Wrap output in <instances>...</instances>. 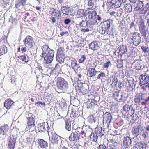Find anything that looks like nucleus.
<instances>
[{
  "label": "nucleus",
  "instance_id": "obj_1",
  "mask_svg": "<svg viewBox=\"0 0 149 149\" xmlns=\"http://www.w3.org/2000/svg\"><path fill=\"white\" fill-rule=\"evenodd\" d=\"M42 53L41 57L44 58V63L45 64H49L51 63L53 60L54 51L51 50L48 46L44 45L42 47Z\"/></svg>",
  "mask_w": 149,
  "mask_h": 149
},
{
  "label": "nucleus",
  "instance_id": "obj_2",
  "mask_svg": "<svg viewBox=\"0 0 149 149\" xmlns=\"http://www.w3.org/2000/svg\"><path fill=\"white\" fill-rule=\"evenodd\" d=\"M112 23V21L110 20H106L101 22L100 24L99 32L102 34H104L105 33L109 35L113 34V33L112 31H109V29Z\"/></svg>",
  "mask_w": 149,
  "mask_h": 149
},
{
  "label": "nucleus",
  "instance_id": "obj_3",
  "mask_svg": "<svg viewBox=\"0 0 149 149\" xmlns=\"http://www.w3.org/2000/svg\"><path fill=\"white\" fill-rule=\"evenodd\" d=\"M57 91L59 93H64L68 88V83L64 78L59 77L57 82Z\"/></svg>",
  "mask_w": 149,
  "mask_h": 149
},
{
  "label": "nucleus",
  "instance_id": "obj_4",
  "mask_svg": "<svg viewBox=\"0 0 149 149\" xmlns=\"http://www.w3.org/2000/svg\"><path fill=\"white\" fill-rule=\"evenodd\" d=\"M63 49V48H60L58 50L57 53L56 60L60 63H62L64 62V59L65 58Z\"/></svg>",
  "mask_w": 149,
  "mask_h": 149
},
{
  "label": "nucleus",
  "instance_id": "obj_5",
  "mask_svg": "<svg viewBox=\"0 0 149 149\" xmlns=\"http://www.w3.org/2000/svg\"><path fill=\"white\" fill-rule=\"evenodd\" d=\"M121 4L119 0H108L107 6L109 8H117L120 7Z\"/></svg>",
  "mask_w": 149,
  "mask_h": 149
},
{
  "label": "nucleus",
  "instance_id": "obj_6",
  "mask_svg": "<svg viewBox=\"0 0 149 149\" xmlns=\"http://www.w3.org/2000/svg\"><path fill=\"white\" fill-rule=\"evenodd\" d=\"M132 34L131 39L133 41V43L136 46H138L141 43V37L140 33L134 32L131 33Z\"/></svg>",
  "mask_w": 149,
  "mask_h": 149
},
{
  "label": "nucleus",
  "instance_id": "obj_7",
  "mask_svg": "<svg viewBox=\"0 0 149 149\" xmlns=\"http://www.w3.org/2000/svg\"><path fill=\"white\" fill-rule=\"evenodd\" d=\"M28 126L26 129L27 131H33L35 129L34 119L33 117H30L28 118Z\"/></svg>",
  "mask_w": 149,
  "mask_h": 149
},
{
  "label": "nucleus",
  "instance_id": "obj_8",
  "mask_svg": "<svg viewBox=\"0 0 149 149\" xmlns=\"http://www.w3.org/2000/svg\"><path fill=\"white\" fill-rule=\"evenodd\" d=\"M24 45L29 48H31L35 44L32 37L30 36H27L23 40Z\"/></svg>",
  "mask_w": 149,
  "mask_h": 149
},
{
  "label": "nucleus",
  "instance_id": "obj_9",
  "mask_svg": "<svg viewBox=\"0 0 149 149\" xmlns=\"http://www.w3.org/2000/svg\"><path fill=\"white\" fill-rule=\"evenodd\" d=\"M80 137V132L78 131H76L73 133H72L69 136V139L70 141H74L76 142L79 141Z\"/></svg>",
  "mask_w": 149,
  "mask_h": 149
},
{
  "label": "nucleus",
  "instance_id": "obj_10",
  "mask_svg": "<svg viewBox=\"0 0 149 149\" xmlns=\"http://www.w3.org/2000/svg\"><path fill=\"white\" fill-rule=\"evenodd\" d=\"M112 118L111 114L106 112L103 115V122L107 123V125L108 126L110 123L111 122Z\"/></svg>",
  "mask_w": 149,
  "mask_h": 149
},
{
  "label": "nucleus",
  "instance_id": "obj_11",
  "mask_svg": "<svg viewBox=\"0 0 149 149\" xmlns=\"http://www.w3.org/2000/svg\"><path fill=\"white\" fill-rule=\"evenodd\" d=\"M49 126L47 122H43L38 124V129L40 132L48 131Z\"/></svg>",
  "mask_w": 149,
  "mask_h": 149
},
{
  "label": "nucleus",
  "instance_id": "obj_12",
  "mask_svg": "<svg viewBox=\"0 0 149 149\" xmlns=\"http://www.w3.org/2000/svg\"><path fill=\"white\" fill-rule=\"evenodd\" d=\"M139 79L140 81L139 85L141 86L143 85L147 84L149 81V76L148 74L145 73L143 76L140 75Z\"/></svg>",
  "mask_w": 149,
  "mask_h": 149
},
{
  "label": "nucleus",
  "instance_id": "obj_13",
  "mask_svg": "<svg viewBox=\"0 0 149 149\" xmlns=\"http://www.w3.org/2000/svg\"><path fill=\"white\" fill-rule=\"evenodd\" d=\"M51 135V143L53 144H58L59 141L61 140L60 136L56 133L52 134ZM50 140H51L50 139Z\"/></svg>",
  "mask_w": 149,
  "mask_h": 149
},
{
  "label": "nucleus",
  "instance_id": "obj_14",
  "mask_svg": "<svg viewBox=\"0 0 149 149\" xmlns=\"http://www.w3.org/2000/svg\"><path fill=\"white\" fill-rule=\"evenodd\" d=\"M132 141L128 136H125L123 140V146L125 148H128L131 144Z\"/></svg>",
  "mask_w": 149,
  "mask_h": 149
},
{
  "label": "nucleus",
  "instance_id": "obj_15",
  "mask_svg": "<svg viewBox=\"0 0 149 149\" xmlns=\"http://www.w3.org/2000/svg\"><path fill=\"white\" fill-rule=\"evenodd\" d=\"M141 129L142 127L140 125L133 127L132 130V135L134 136H138L139 134V132L141 130Z\"/></svg>",
  "mask_w": 149,
  "mask_h": 149
},
{
  "label": "nucleus",
  "instance_id": "obj_16",
  "mask_svg": "<svg viewBox=\"0 0 149 149\" xmlns=\"http://www.w3.org/2000/svg\"><path fill=\"white\" fill-rule=\"evenodd\" d=\"M95 132L100 137L103 136L105 133L104 129L101 127H97L95 129Z\"/></svg>",
  "mask_w": 149,
  "mask_h": 149
},
{
  "label": "nucleus",
  "instance_id": "obj_17",
  "mask_svg": "<svg viewBox=\"0 0 149 149\" xmlns=\"http://www.w3.org/2000/svg\"><path fill=\"white\" fill-rule=\"evenodd\" d=\"M134 8L136 10H139L142 8L143 5V2L141 1L138 0L135 1L134 3Z\"/></svg>",
  "mask_w": 149,
  "mask_h": 149
},
{
  "label": "nucleus",
  "instance_id": "obj_18",
  "mask_svg": "<svg viewBox=\"0 0 149 149\" xmlns=\"http://www.w3.org/2000/svg\"><path fill=\"white\" fill-rule=\"evenodd\" d=\"M128 97V93L125 92H123L120 93V97L117 98L120 102H124L126 101L127 98Z\"/></svg>",
  "mask_w": 149,
  "mask_h": 149
},
{
  "label": "nucleus",
  "instance_id": "obj_19",
  "mask_svg": "<svg viewBox=\"0 0 149 149\" xmlns=\"http://www.w3.org/2000/svg\"><path fill=\"white\" fill-rule=\"evenodd\" d=\"M89 47L91 49L93 50H96L99 49L100 47L97 42H91L89 44Z\"/></svg>",
  "mask_w": 149,
  "mask_h": 149
},
{
  "label": "nucleus",
  "instance_id": "obj_20",
  "mask_svg": "<svg viewBox=\"0 0 149 149\" xmlns=\"http://www.w3.org/2000/svg\"><path fill=\"white\" fill-rule=\"evenodd\" d=\"M51 12L52 13L50 14L52 16H54L56 17H60L61 16L60 11L56 10L54 8L51 9V10L49 11V13H50Z\"/></svg>",
  "mask_w": 149,
  "mask_h": 149
},
{
  "label": "nucleus",
  "instance_id": "obj_21",
  "mask_svg": "<svg viewBox=\"0 0 149 149\" xmlns=\"http://www.w3.org/2000/svg\"><path fill=\"white\" fill-rule=\"evenodd\" d=\"M9 127L7 124L4 125L0 128V134H5L8 131Z\"/></svg>",
  "mask_w": 149,
  "mask_h": 149
},
{
  "label": "nucleus",
  "instance_id": "obj_22",
  "mask_svg": "<svg viewBox=\"0 0 149 149\" xmlns=\"http://www.w3.org/2000/svg\"><path fill=\"white\" fill-rule=\"evenodd\" d=\"M38 144L42 148L46 149L47 147V141H45L42 139H40L38 141Z\"/></svg>",
  "mask_w": 149,
  "mask_h": 149
},
{
  "label": "nucleus",
  "instance_id": "obj_23",
  "mask_svg": "<svg viewBox=\"0 0 149 149\" xmlns=\"http://www.w3.org/2000/svg\"><path fill=\"white\" fill-rule=\"evenodd\" d=\"M14 102L10 99H8L4 103V106L7 109H9Z\"/></svg>",
  "mask_w": 149,
  "mask_h": 149
},
{
  "label": "nucleus",
  "instance_id": "obj_24",
  "mask_svg": "<svg viewBox=\"0 0 149 149\" xmlns=\"http://www.w3.org/2000/svg\"><path fill=\"white\" fill-rule=\"evenodd\" d=\"M97 71L95 68L89 69L88 72L87 73V75L90 77H93L96 75Z\"/></svg>",
  "mask_w": 149,
  "mask_h": 149
},
{
  "label": "nucleus",
  "instance_id": "obj_25",
  "mask_svg": "<svg viewBox=\"0 0 149 149\" xmlns=\"http://www.w3.org/2000/svg\"><path fill=\"white\" fill-rule=\"evenodd\" d=\"M91 140L93 142H96L98 137L95 132H92L90 135Z\"/></svg>",
  "mask_w": 149,
  "mask_h": 149
},
{
  "label": "nucleus",
  "instance_id": "obj_26",
  "mask_svg": "<svg viewBox=\"0 0 149 149\" xmlns=\"http://www.w3.org/2000/svg\"><path fill=\"white\" fill-rule=\"evenodd\" d=\"M71 65L72 68L74 70H77L78 68H79V65L77 63V61L75 59L71 61Z\"/></svg>",
  "mask_w": 149,
  "mask_h": 149
},
{
  "label": "nucleus",
  "instance_id": "obj_27",
  "mask_svg": "<svg viewBox=\"0 0 149 149\" xmlns=\"http://www.w3.org/2000/svg\"><path fill=\"white\" fill-rule=\"evenodd\" d=\"M86 10H84L83 9H79L77 13V16L78 18H80L83 16H86V13L85 12H86Z\"/></svg>",
  "mask_w": 149,
  "mask_h": 149
},
{
  "label": "nucleus",
  "instance_id": "obj_28",
  "mask_svg": "<svg viewBox=\"0 0 149 149\" xmlns=\"http://www.w3.org/2000/svg\"><path fill=\"white\" fill-rule=\"evenodd\" d=\"M95 0H89L88 1V5L89 9H94L95 7Z\"/></svg>",
  "mask_w": 149,
  "mask_h": 149
},
{
  "label": "nucleus",
  "instance_id": "obj_29",
  "mask_svg": "<svg viewBox=\"0 0 149 149\" xmlns=\"http://www.w3.org/2000/svg\"><path fill=\"white\" fill-rule=\"evenodd\" d=\"M87 22L88 26L89 25L91 26L94 25L97 22V20L95 18H89V19H87Z\"/></svg>",
  "mask_w": 149,
  "mask_h": 149
},
{
  "label": "nucleus",
  "instance_id": "obj_30",
  "mask_svg": "<svg viewBox=\"0 0 149 149\" xmlns=\"http://www.w3.org/2000/svg\"><path fill=\"white\" fill-rule=\"evenodd\" d=\"M15 141L14 140H13L12 139H10L9 141L8 145L9 149H13L14 148Z\"/></svg>",
  "mask_w": 149,
  "mask_h": 149
},
{
  "label": "nucleus",
  "instance_id": "obj_31",
  "mask_svg": "<svg viewBox=\"0 0 149 149\" xmlns=\"http://www.w3.org/2000/svg\"><path fill=\"white\" fill-rule=\"evenodd\" d=\"M117 143L116 142L113 141L111 144H109L107 146V149H117L116 145Z\"/></svg>",
  "mask_w": 149,
  "mask_h": 149
},
{
  "label": "nucleus",
  "instance_id": "obj_32",
  "mask_svg": "<svg viewBox=\"0 0 149 149\" xmlns=\"http://www.w3.org/2000/svg\"><path fill=\"white\" fill-rule=\"evenodd\" d=\"M79 25L81 27L84 28L88 27V26L87 22V18L85 20H82L80 22Z\"/></svg>",
  "mask_w": 149,
  "mask_h": 149
},
{
  "label": "nucleus",
  "instance_id": "obj_33",
  "mask_svg": "<svg viewBox=\"0 0 149 149\" xmlns=\"http://www.w3.org/2000/svg\"><path fill=\"white\" fill-rule=\"evenodd\" d=\"M61 10L64 14L68 15L69 14L70 9L69 8L66 6H63L61 8Z\"/></svg>",
  "mask_w": 149,
  "mask_h": 149
},
{
  "label": "nucleus",
  "instance_id": "obj_34",
  "mask_svg": "<svg viewBox=\"0 0 149 149\" xmlns=\"http://www.w3.org/2000/svg\"><path fill=\"white\" fill-rule=\"evenodd\" d=\"M18 58L23 61H24L26 63H27L29 61V58L27 55H22Z\"/></svg>",
  "mask_w": 149,
  "mask_h": 149
},
{
  "label": "nucleus",
  "instance_id": "obj_35",
  "mask_svg": "<svg viewBox=\"0 0 149 149\" xmlns=\"http://www.w3.org/2000/svg\"><path fill=\"white\" fill-rule=\"evenodd\" d=\"M7 52V47L5 46H3L2 47L0 48V56Z\"/></svg>",
  "mask_w": 149,
  "mask_h": 149
},
{
  "label": "nucleus",
  "instance_id": "obj_36",
  "mask_svg": "<svg viewBox=\"0 0 149 149\" xmlns=\"http://www.w3.org/2000/svg\"><path fill=\"white\" fill-rule=\"evenodd\" d=\"M72 110L71 113L70 115L71 116L74 118L78 116V111H77L76 110L74 109H72Z\"/></svg>",
  "mask_w": 149,
  "mask_h": 149
},
{
  "label": "nucleus",
  "instance_id": "obj_37",
  "mask_svg": "<svg viewBox=\"0 0 149 149\" xmlns=\"http://www.w3.org/2000/svg\"><path fill=\"white\" fill-rule=\"evenodd\" d=\"M140 133L142 136L144 138H146L148 136V132L143 129L141 130Z\"/></svg>",
  "mask_w": 149,
  "mask_h": 149
},
{
  "label": "nucleus",
  "instance_id": "obj_38",
  "mask_svg": "<svg viewBox=\"0 0 149 149\" xmlns=\"http://www.w3.org/2000/svg\"><path fill=\"white\" fill-rule=\"evenodd\" d=\"M125 7L126 10L127 12H130L132 10V7L130 4H126Z\"/></svg>",
  "mask_w": 149,
  "mask_h": 149
},
{
  "label": "nucleus",
  "instance_id": "obj_39",
  "mask_svg": "<svg viewBox=\"0 0 149 149\" xmlns=\"http://www.w3.org/2000/svg\"><path fill=\"white\" fill-rule=\"evenodd\" d=\"M96 12L94 10L90 11L88 12V14L89 18L93 19V15H95L96 14Z\"/></svg>",
  "mask_w": 149,
  "mask_h": 149
},
{
  "label": "nucleus",
  "instance_id": "obj_40",
  "mask_svg": "<svg viewBox=\"0 0 149 149\" xmlns=\"http://www.w3.org/2000/svg\"><path fill=\"white\" fill-rule=\"evenodd\" d=\"M65 129L68 131H70L71 130L70 122H68L65 121Z\"/></svg>",
  "mask_w": 149,
  "mask_h": 149
},
{
  "label": "nucleus",
  "instance_id": "obj_41",
  "mask_svg": "<svg viewBox=\"0 0 149 149\" xmlns=\"http://www.w3.org/2000/svg\"><path fill=\"white\" fill-rule=\"evenodd\" d=\"M88 121L91 123H95V121L94 117L93 115H91L88 117L87 118Z\"/></svg>",
  "mask_w": 149,
  "mask_h": 149
},
{
  "label": "nucleus",
  "instance_id": "obj_42",
  "mask_svg": "<svg viewBox=\"0 0 149 149\" xmlns=\"http://www.w3.org/2000/svg\"><path fill=\"white\" fill-rule=\"evenodd\" d=\"M110 79L112 78V84H113L114 85L117 84L118 82L117 78L115 75H112L111 77H110Z\"/></svg>",
  "mask_w": 149,
  "mask_h": 149
},
{
  "label": "nucleus",
  "instance_id": "obj_43",
  "mask_svg": "<svg viewBox=\"0 0 149 149\" xmlns=\"http://www.w3.org/2000/svg\"><path fill=\"white\" fill-rule=\"evenodd\" d=\"M123 109L124 111L127 113L130 109V107L128 104H126L123 107Z\"/></svg>",
  "mask_w": 149,
  "mask_h": 149
},
{
  "label": "nucleus",
  "instance_id": "obj_44",
  "mask_svg": "<svg viewBox=\"0 0 149 149\" xmlns=\"http://www.w3.org/2000/svg\"><path fill=\"white\" fill-rule=\"evenodd\" d=\"M97 149H107V147L104 143L99 145Z\"/></svg>",
  "mask_w": 149,
  "mask_h": 149
},
{
  "label": "nucleus",
  "instance_id": "obj_45",
  "mask_svg": "<svg viewBox=\"0 0 149 149\" xmlns=\"http://www.w3.org/2000/svg\"><path fill=\"white\" fill-rule=\"evenodd\" d=\"M123 13V10L121 8H120L117 10L116 12V15L118 16H120Z\"/></svg>",
  "mask_w": 149,
  "mask_h": 149
},
{
  "label": "nucleus",
  "instance_id": "obj_46",
  "mask_svg": "<svg viewBox=\"0 0 149 149\" xmlns=\"http://www.w3.org/2000/svg\"><path fill=\"white\" fill-rule=\"evenodd\" d=\"M110 65H111V62L110 61H109L104 63L103 66L104 68H107Z\"/></svg>",
  "mask_w": 149,
  "mask_h": 149
},
{
  "label": "nucleus",
  "instance_id": "obj_47",
  "mask_svg": "<svg viewBox=\"0 0 149 149\" xmlns=\"http://www.w3.org/2000/svg\"><path fill=\"white\" fill-rule=\"evenodd\" d=\"M148 104H149V96L145 99V101L141 102L142 105Z\"/></svg>",
  "mask_w": 149,
  "mask_h": 149
},
{
  "label": "nucleus",
  "instance_id": "obj_48",
  "mask_svg": "<svg viewBox=\"0 0 149 149\" xmlns=\"http://www.w3.org/2000/svg\"><path fill=\"white\" fill-rule=\"evenodd\" d=\"M86 107L88 109H90L93 106L91 104L90 101L89 100L88 102H87L86 104Z\"/></svg>",
  "mask_w": 149,
  "mask_h": 149
},
{
  "label": "nucleus",
  "instance_id": "obj_49",
  "mask_svg": "<svg viewBox=\"0 0 149 149\" xmlns=\"http://www.w3.org/2000/svg\"><path fill=\"white\" fill-rule=\"evenodd\" d=\"M91 104H92L93 106L96 105L97 104V102L96 100L94 99H91L90 100Z\"/></svg>",
  "mask_w": 149,
  "mask_h": 149
},
{
  "label": "nucleus",
  "instance_id": "obj_50",
  "mask_svg": "<svg viewBox=\"0 0 149 149\" xmlns=\"http://www.w3.org/2000/svg\"><path fill=\"white\" fill-rule=\"evenodd\" d=\"M86 57L85 55H83L79 60V62L80 63H83L86 59Z\"/></svg>",
  "mask_w": 149,
  "mask_h": 149
},
{
  "label": "nucleus",
  "instance_id": "obj_51",
  "mask_svg": "<svg viewBox=\"0 0 149 149\" xmlns=\"http://www.w3.org/2000/svg\"><path fill=\"white\" fill-rule=\"evenodd\" d=\"M80 92L82 93L83 95H85L87 92V90L84 88H82L80 89Z\"/></svg>",
  "mask_w": 149,
  "mask_h": 149
},
{
  "label": "nucleus",
  "instance_id": "obj_52",
  "mask_svg": "<svg viewBox=\"0 0 149 149\" xmlns=\"http://www.w3.org/2000/svg\"><path fill=\"white\" fill-rule=\"evenodd\" d=\"M137 105L136 104L132 105L131 106V111H132V116L133 114H134L135 112V107H137Z\"/></svg>",
  "mask_w": 149,
  "mask_h": 149
},
{
  "label": "nucleus",
  "instance_id": "obj_53",
  "mask_svg": "<svg viewBox=\"0 0 149 149\" xmlns=\"http://www.w3.org/2000/svg\"><path fill=\"white\" fill-rule=\"evenodd\" d=\"M105 77V74L104 72H101L100 74H99L98 75V76L97 77V79H99L101 77Z\"/></svg>",
  "mask_w": 149,
  "mask_h": 149
},
{
  "label": "nucleus",
  "instance_id": "obj_54",
  "mask_svg": "<svg viewBox=\"0 0 149 149\" xmlns=\"http://www.w3.org/2000/svg\"><path fill=\"white\" fill-rule=\"evenodd\" d=\"M122 46L123 50L122 51V52L121 51V52L122 54H124L127 52V48L126 46H125L124 47L123 45H122Z\"/></svg>",
  "mask_w": 149,
  "mask_h": 149
},
{
  "label": "nucleus",
  "instance_id": "obj_55",
  "mask_svg": "<svg viewBox=\"0 0 149 149\" xmlns=\"http://www.w3.org/2000/svg\"><path fill=\"white\" fill-rule=\"evenodd\" d=\"M141 33L142 36H143L144 37H146L147 35L146 31V30L144 31H140Z\"/></svg>",
  "mask_w": 149,
  "mask_h": 149
},
{
  "label": "nucleus",
  "instance_id": "obj_56",
  "mask_svg": "<svg viewBox=\"0 0 149 149\" xmlns=\"http://www.w3.org/2000/svg\"><path fill=\"white\" fill-rule=\"evenodd\" d=\"M71 21V20L69 19H65L64 22L66 24H69Z\"/></svg>",
  "mask_w": 149,
  "mask_h": 149
},
{
  "label": "nucleus",
  "instance_id": "obj_57",
  "mask_svg": "<svg viewBox=\"0 0 149 149\" xmlns=\"http://www.w3.org/2000/svg\"><path fill=\"white\" fill-rule=\"evenodd\" d=\"M146 145L147 144H146L145 143L144 144H143L142 143H140V146L142 148V149H146Z\"/></svg>",
  "mask_w": 149,
  "mask_h": 149
},
{
  "label": "nucleus",
  "instance_id": "obj_58",
  "mask_svg": "<svg viewBox=\"0 0 149 149\" xmlns=\"http://www.w3.org/2000/svg\"><path fill=\"white\" fill-rule=\"evenodd\" d=\"M139 30L140 31H144V30H146L145 26L144 25L141 26V27L139 28Z\"/></svg>",
  "mask_w": 149,
  "mask_h": 149
},
{
  "label": "nucleus",
  "instance_id": "obj_59",
  "mask_svg": "<svg viewBox=\"0 0 149 149\" xmlns=\"http://www.w3.org/2000/svg\"><path fill=\"white\" fill-rule=\"evenodd\" d=\"M145 95L144 94H141V96H140V95L139 96V97H140V100H145V99H146V98H145Z\"/></svg>",
  "mask_w": 149,
  "mask_h": 149
},
{
  "label": "nucleus",
  "instance_id": "obj_60",
  "mask_svg": "<svg viewBox=\"0 0 149 149\" xmlns=\"http://www.w3.org/2000/svg\"><path fill=\"white\" fill-rule=\"evenodd\" d=\"M140 97H137L135 98L134 99V101L136 103H139L140 102Z\"/></svg>",
  "mask_w": 149,
  "mask_h": 149
},
{
  "label": "nucleus",
  "instance_id": "obj_61",
  "mask_svg": "<svg viewBox=\"0 0 149 149\" xmlns=\"http://www.w3.org/2000/svg\"><path fill=\"white\" fill-rule=\"evenodd\" d=\"M10 139H12L13 140H14L15 141H16V137L15 135H13L10 136Z\"/></svg>",
  "mask_w": 149,
  "mask_h": 149
},
{
  "label": "nucleus",
  "instance_id": "obj_62",
  "mask_svg": "<svg viewBox=\"0 0 149 149\" xmlns=\"http://www.w3.org/2000/svg\"><path fill=\"white\" fill-rule=\"evenodd\" d=\"M50 19L52 21V22L53 23H54L56 22V19L54 17L52 16L50 18Z\"/></svg>",
  "mask_w": 149,
  "mask_h": 149
},
{
  "label": "nucleus",
  "instance_id": "obj_63",
  "mask_svg": "<svg viewBox=\"0 0 149 149\" xmlns=\"http://www.w3.org/2000/svg\"><path fill=\"white\" fill-rule=\"evenodd\" d=\"M123 67V64L122 62L119 63L118 65H117V67L118 68H121Z\"/></svg>",
  "mask_w": 149,
  "mask_h": 149
},
{
  "label": "nucleus",
  "instance_id": "obj_64",
  "mask_svg": "<svg viewBox=\"0 0 149 149\" xmlns=\"http://www.w3.org/2000/svg\"><path fill=\"white\" fill-rule=\"evenodd\" d=\"M123 84L122 82H119V85H118V87L119 88H123Z\"/></svg>",
  "mask_w": 149,
  "mask_h": 149
}]
</instances>
